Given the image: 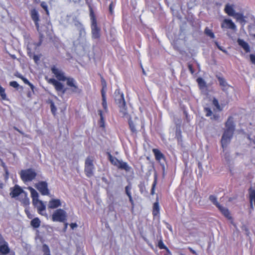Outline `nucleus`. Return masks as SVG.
Returning a JSON list of instances; mask_svg holds the SVG:
<instances>
[{"mask_svg":"<svg viewBox=\"0 0 255 255\" xmlns=\"http://www.w3.org/2000/svg\"><path fill=\"white\" fill-rule=\"evenodd\" d=\"M235 124L234 122V118L230 116L225 123V128L221 138L222 146L226 147L230 143L235 130Z\"/></svg>","mask_w":255,"mask_h":255,"instance_id":"nucleus-1","label":"nucleus"},{"mask_svg":"<svg viewBox=\"0 0 255 255\" xmlns=\"http://www.w3.org/2000/svg\"><path fill=\"white\" fill-rule=\"evenodd\" d=\"M89 8L90 10V19L91 21L92 37L95 39H98L101 36V28L98 26L96 16L90 4H89Z\"/></svg>","mask_w":255,"mask_h":255,"instance_id":"nucleus-2","label":"nucleus"},{"mask_svg":"<svg viewBox=\"0 0 255 255\" xmlns=\"http://www.w3.org/2000/svg\"><path fill=\"white\" fill-rule=\"evenodd\" d=\"M115 101L120 108V113L124 118H128V114L127 111L126 102L124 98V94L121 93L119 89H117L114 93Z\"/></svg>","mask_w":255,"mask_h":255,"instance_id":"nucleus-3","label":"nucleus"},{"mask_svg":"<svg viewBox=\"0 0 255 255\" xmlns=\"http://www.w3.org/2000/svg\"><path fill=\"white\" fill-rule=\"evenodd\" d=\"M126 118L128 120L129 127L132 133L136 134L137 131L140 130L143 128L144 125L140 119L137 118L131 119L129 115L128 118Z\"/></svg>","mask_w":255,"mask_h":255,"instance_id":"nucleus-4","label":"nucleus"},{"mask_svg":"<svg viewBox=\"0 0 255 255\" xmlns=\"http://www.w3.org/2000/svg\"><path fill=\"white\" fill-rule=\"evenodd\" d=\"M93 161L94 159L92 156H88L85 160L84 171L88 177H91L94 175L95 166Z\"/></svg>","mask_w":255,"mask_h":255,"instance_id":"nucleus-5","label":"nucleus"},{"mask_svg":"<svg viewBox=\"0 0 255 255\" xmlns=\"http://www.w3.org/2000/svg\"><path fill=\"white\" fill-rule=\"evenodd\" d=\"M20 174L21 178L24 182L31 181L37 175L35 170L31 168L21 170Z\"/></svg>","mask_w":255,"mask_h":255,"instance_id":"nucleus-6","label":"nucleus"},{"mask_svg":"<svg viewBox=\"0 0 255 255\" xmlns=\"http://www.w3.org/2000/svg\"><path fill=\"white\" fill-rule=\"evenodd\" d=\"M67 217L66 212L63 209H59L53 212L52 215V220L54 222L65 223L67 220Z\"/></svg>","mask_w":255,"mask_h":255,"instance_id":"nucleus-7","label":"nucleus"},{"mask_svg":"<svg viewBox=\"0 0 255 255\" xmlns=\"http://www.w3.org/2000/svg\"><path fill=\"white\" fill-rule=\"evenodd\" d=\"M17 200L21 202L24 206L29 204V200L27 197V193L23 189L17 185Z\"/></svg>","mask_w":255,"mask_h":255,"instance_id":"nucleus-8","label":"nucleus"},{"mask_svg":"<svg viewBox=\"0 0 255 255\" xmlns=\"http://www.w3.org/2000/svg\"><path fill=\"white\" fill-rule=\"evenodd\" d=\"M47 82L54 86L57 92L61 93L62 95L66 93L67 88H64V85L58 80L51 78L47 79Z\"/></svg>","mask_w":255,"mask_h":255,"instance_id":"nucleus-9","label":"nucleus"},{"mask_svg":"<svg viewBox=\"0 0 255 255\" xmlns=\"http://www.w3.org/2000/svg\"><path fill=\"white\" fill-rule=\"evenodd\" d=\"M35 187L43 195H49V190L46 181H40L35 184Z\"/></svg>","mask_w":255,"mask_h":255,"instance_id":"nucleus-10","label":"nucleus"},{"mask_svg":"<svg viewBox=\"0 0 255 255\" xmlns=\"http://www.w3.org/2000/svg\"><path fill=\"white\" fill-rule=\"evenodd\" d=\"M52 73L55 75L58 81H65L66 76L65 73L60 69L53 66L51 69Z\"/></svg>","mask_w":255,"mask_h":255,"instance_id":"nucleus-11","label":"nucleus"},{"mask_svg":"<svg viewBox=\"0 0 255 255\" xmlns=\"http://www.w3.org/2000/svg\"><path fill=\"white\" fill-rule=\"evenodd\" d=\"M30 14L31 19L34 21L38 31L39 30V24L38 22L40 21L39 14L38 12L35 9H32L30 11Z\"/></svg>","mask_w":255,"mask_h":255,"instance_id":"nucleus-12","label":"nucleus"},{"mask_svg":"<svg viewBox=\"0 0 255 255\" xmlns=\"http://www.w3.org/2000/svg\"><path fill=\"white\" fill-rule=\"evenodd\" d=\"M222 28H227L233 30H236L237 28L235 23L232 21L231 19H225L223 20V22L221 24Z\"/></svg>","mask_w":255,"mask_h":255,"instance_id":"nucleus-13","label":"nucleus"},{"mask_svg":"<svg viewBox=\"0 0 255 255\" xmlns=\"http://www.w3.org/2000/svg\"><path fill=\"white\" fill-rule=\"evenodd\" d=\"M61 206V201L58 199H53L48 203V207L49 209L57 208Z\"/></svg>","mask_w":255,"mask_h":255,"instance_id":"nucleus-14","label":"nucleus"},{"mask_svg":"<svg viewBox=\"0 0 255 255\" xmlns=\"http://www.w3.org/2000/svg\"><path fill=\"white\" fill-rule=\"evenodd\" d=\"M224 10L225 12L230 16H233L234 14L236 13L234 9V5L233 4H230V3L226 4Z\"/></svg>","mask_w":255,"mask_h":255,"instance_id":"nucleus-15","label":"nucleus"},{"mask_svg":"<svg viewBox=\"0 0 255 255\" xmlns=\"http://www.w3.org/2000/svg\"><path fill=\"white\" fill-rule=\"evenodd\" d=\"M219 82L220 86L222 87L223 91H225L228 90L229 85L228 84L226 80L222 77L216 76Z\"/></svg>","mask_w":255,"mask_h":255,"instance_id":"nucleus-16","label":"nucleus"},{"mask_svg":"<svg viewBox=\"0 0 255 255\" xmlns=\"http://www.w3.org/2000/svg\"><path fill=\"white\" fill-rule=\"evenodd\" d=\"M9 252L10 249L6 242L0 246V255H6Z\"/></svg>","mask_w":255,"mask_h":255,"instance_id":"nucleus-17","label":"nucleus"},{"mask_svg":"<svg viewBox=\"0 0 255 255\" xmlns=\"http://www.w3.org/2000/svg\"><path fill=\"white\" fill-rule=\"evenodd\" d=\"M235 18L237 21H239L241 24L244 25L246 23V20L245 19V16L241 13L236 12L232 16Z\"/></svg>","mask_w":255,"mask_h":255,"instance_id":"nucleus-18","label":"nucleus"},{"mask_svg":"<svg viewBox=\"0 0 255 255\" xmlns=\"http://www.w3.org/2000/svg\"><path fill=\"white\" fill-rule=\"evenodd\" d=\"M238 44L241 46L246 52H250V48L247 42L245 41L243 39L239 38L237 40Z\"/></svg>","mask_w":255,"mask_h":255,"instance_id":"nucleus-19","label":"nucleus"},{"mask_svg":"<svg viewBox=\"0 0 255 255\" xmlns=\"http://www.w3.org/2000/svg\"><path fill=\"white\" fill-rule=\"evenodd\" d=\"M107 154L108 155V159L111 163L114 166H116L118 167L121 160H120L116 157L112 156L110 152H107Z\"/></svg>","mask_w":255,"mask_h":255,"instance_id":"nucleus-20","label":"nucleus"},{"mask_svg":"<svg viewBox=\"0 0 255 255\" xmlns=\"http://www.w3.org/2000/svg\"><path fill=\"white\" fill-rule=\"evenodd\" d=\"M152 151L155 155V159L159 161H160L162 159L164 160V155L162 153H161V152L159 150H158V149L154 148L152 149Z\"/></svg>","mask_w":255,"mask_h":255,"instance_id":"nucleus-21","label":"nucleus"},{"mask_svg":"<svg viewBox=\"0 0 255 255\" xmlns=\"http://www.w3.org/2000/svg\"><path fill=\"white\" fill-rule=\"evenodd\" d=\"M118 167L119 169L125 170L127 172L129 171L131 169V167L129 166L127 162H123L122 160Z\"/></svg>","mask_w":255,"mask_h":255,"instance_id":"nucleus-22","label":"nucleus"},{"mask_svg":"<svg viewBox=\"0 0 255 255\" xmlns=\"http://www.w3.org/2000/svg\"><path fill=\"white\" fill-rule=\"evenodd\" d=\"M41 221L38 218H35L30 222V225L34 228H38L40 225Z\"/></svg>","mask_w":255,"mask_h":255,"instance_id":"nucleus-23","label":"nucleus"},{"mask_svg":"<svg viewBox=\"0 0 255 255\" xmlns=\"http://www.w3.org/2000/svg\"><path fill=\"white\" fill-rule=\"evenodd\" d=\"M218 208L225 217L227 218L230 217V212L227 208L222 206L220 205L218 207Z\"/></svg>","mask_w":255,"mask_h":255,"instance_id":"nucleus-24","label":"nucleus"},{"mask_svg":"<svg viewBox=\"0 0 255 255\" xmlns=\"http://www.w3.org/2000/svg\"><path fill=\"white\" fill-rule=\"evenodd\" d=\"M101 85L102 86V89L101 90V94L103 95V94H106V91H107V83L106 80L104 79L103 76H101Z\"/></svg>","mask_w":255,"mask_h":255,"instance_id":"nucleus-25","label":"nucleus"},{"mask_svg":"<svg viewBox=\"0 0 255 255\" xmlns=\"http://www.w3.org/2000/svg\"><path fill=\"white\" fill-rule=\"evenodd\" d=\"M66 81L67 85L70 87H72L76 84V82L73 78L66 77Z\"/></svg>","mask_w":255,"mask_h":255,"instance_id":"nucleus-26","label":"nucleus"},{"mask_svg":"<svg viewBox=\"0 0 255 255\" xmlns=\"http://www.w3.org/2000/svg\"><path fill=\"white\" fill-rule=\"evenodd\" d=\"M138 186L140 192L141 194L148 193V192L146 190L145 185L144 181L140 182L138 184Z\"/></svg>","mask_w":255,"mask_h":255,"instance_id":"nucleus-27","label":"nucleus"},{"mask_svg":"<svg viewBox=\"0 0 255 255\" xmlns=\"http://www.w3.org/2000/svg\"><path fill=\"white\" fill-rule=\"evenodd\" d=\"M35 207L37 208L38 212L39 213L42 214V212L45 210V206L41 201L37 204V205L34 206Z\"/></svg>","mask_w":255,"mask_h":255,"instance_id":"nucleus-28","label":"nucleus"},{"mask_svg":"<svg viewBox=\"0 0 255 255\" xmlns=\"http://www.w3.org/2000/svg\"><path fill=\"white\" fill-rule=\"evenodd\" d=\"M159 211V206L157 202H155L153 204V212L152 214L154 216H156L158 214Z\"/></svg>","mask_w":255,"mask_h":255,"instance_id":"nucleus-29","label":"nucleus"},{"mask_svg":"<svg viewBox=\"0 0 255 255\" xmlns=\"http://www.w3.org/2000/svg\"><path fill=\"white\" fill-rule=\"evenodd\" d=\"M248 30L250 35L254 37L255 35V24L249 25Z\"/></svg>","mask_w":255,"mask_h":255,"instance_id":"nucleus-30","label":"nucleus"},{"mask_svg":"<svg viewBox=\"0 0 255 255\" xmlns=\"http://www.w3.org/2000/svg\"><path fill=\"white\" fill-rule=\"evenodd\" d=\"M209 199L217 207L219 206L220 204L218 202L217 197L215 196L211 195L209 196Z\"/></svg>","mask_w":255,"mask_h":255,"instance_id":"nucleus-31","label":"nucleus"},{"mask_svg":"<svg viewBox=\"0 0 255 255\" xmlns=\"http://www.w3.org/2000/svg\"><path fill=\"white\" fill-rule=\"evenodd\" d=\"M157 246L160 249H165L166 250L167 252H168V253H170L168 249L164 245L161 238L158 241Z\"/></svg>","mask_w":255,"mask_h":255,"instance_id":"nucleus-32","label":"nucleus"},{"mask_svg":"<svg viewBox=\"0 0 255 255\" xmlns=\"http://www.w3.org/2000/svg\"><path fill=\"white\" fill-rule=\"evenodd\" d=\"M99 115L100 116V121L99 122V126L100 127L104 128L105 127V122H104V118L103 116L102 111L101 110L98 111Z\"/></svg>","mask_w":255,"mask_h":255,"instance_id":"nucleus-33","label":"nucleus"},{"mask_svg":"<svg viewBox=\"0 0 255 255\" xmlns=\"http://www.w3.org/2000/svg\"><path fill=\"white\" fill-rule=\"evenodd\" d=\"M102 106L103 107L104 109L105 110L106 112H107L108 111V106H107V103L106 101V94H103L102 95Z\"/></svg>","mask_w":255,"mask_h":255,"instance_id":"nucleus-34","label":"nucleus"},{"mask_svg":"<svg viewBox=\"0 0 255 255\" xmlns=\"http://www.w3.org/2000/svg\"><path fill=\"white\" fill-rule=\"evenodd\" d=\"M204 33L206 35L209 36L211 38H215V35L214 33L212 32V31L208 27H206Z\"/></svg>","mask_w":255,"mask_h":255,"instance_id":"nucleus-35","label":"nucleus"},{"mask_svg":"<svg viewBox=\"0 0 255 255\" xmlns=\"http://www.w3.org/2000/svg\"><path fill=\"white\" fill-rule=\"evenodd\" d=\"M30 191L32 198H38L39 197L37 192L32 187H28Z\"/></svg>","mask_w":255,"mask_h":255,"instance_id":"nucleus-36","label":"nucleus"},{"mask_svg":"<svg viewBox=\"0 0 255 255\" xmlns=\"http://www.w3.org/2000/svg\"><path fill=\"white\" fill-rule=\"evenodd\" d=\"M42 251L44 253L43 255H50L49 248L46 244L42 246Z\"/></svg>","mask_w":255,"mask_h":255,"instance_id":"nucleus-37","label":"nucleus"},{"mask_svg":"<svg viewBox=\"0 0 255 255\" xmlns=\"http://www.w3.org/2000/svg\"><path fill=\"white\" fill-rule=\"evenodd\" d=\"M197 82L198 85L201 88H204L206 87V82L202 78H198L197 79Z\"/></svg>","mask_w":255,"mask_h":255,"instance_id":"nucleus-38","label":"nucleus"},{"mask_svg":"<svg viewBox=\"0 0 255 255\" xmlns=\"http://www.w3.org/2000/svg\"><path fill=\"white\" fill-rule=\"evenodd\" d=\"M0 96H1L2 100H5L6 99V95L5 93V89L0 86Z\"/></svg>","mask_w":255,"mask_h":255,"instance_id":"nucleus-39","label":"nucleus"},{"mask_svg":"<svg viewBox=\"0 0 255 255\" xmlns=\"http://www.w3.org/2000/svg\"><path fill=\"white\" fill-rule=\"evenodd\" d=\"M78 30H79V38H83L86 36V31H85L84 26L78 29Z\"/></svg>","mask_w":255,"mask_h":255,"instance_id":"nucleus-40","label":"nucleus"},{"mask_svg":"<svg viewBox=\"0 0 255 255\" xmlns=\"http://www.w3.org/2000/svg\"><path fill=\"white\" fill-rule=\"evenodd\" d=\"M250 197L251 200V206L253 208L252 201L255 200V190H252L250 192Z\"/></svg>","mask_w":255,"mask_h":255,"instance_id":"nucleus-41","label":"nucleus"},{"mask_svg":"<svg viewBox=\"0 0 255 255\" xmlns=\"http://www.w3.org/2000/svg\"><path fill=\"white\" fill-rule=\"evenodd\" d=\"M156 184H157V177H156V176H155L154 182L152 184V188H151V194L152 195L154 194V190H155V188Z\"/></svg>","mask_w":255,"mask_h":255,"instance_id":"nucleus-42","label":"nucleus"},{"mask_svg":"<svg viewBox=\"0 0 255 255\" xmlns=\"http://www.w3.org/2000/svg\"><path fill=\"white\" fill-rule=\"evenodd\" d=\"M72 89V92L74 93L80 94L82 92V90L78 88V87L75 84L73 86Z\"/></svg>","mask_w":255,"mask_h":255,"instance_id":"nucleus-43","label":"nucleus"},{"mask_svg":"<svg viewBox=\"0 0 255 255\" xmlns=\"http://www.w3.org/2000/svg\"><path fill=\"white\" fill-rule=\"evenodd\" d=\"M131 189V186L130 185H128L125 187L126 194L127 195L128 197L131 196V194L130 192Z\"/></svg>","mask_w":255,"mask_h":255,"instance_id":"nucleus-44","label":"nucleus"},{"mask_svg":"<svg viewBox=\"0 0 255 255\" xmlns=\"http://www.w3.org/2000/svg\"><path fill=\"white\" fill-rule=\"evenodd\" d=\"M17 77H18V78H20V79H21L22 80V81L24 82V83L28 85L30 83V82L28 81V80L27 79H26L25 78L23 77L22 75H21L20 74H19L17 73Z\"/></svg>","mask_w":255,"mask_h":255,"instance_id":"nucleus-45","label":"nucleus"},{"mask_svg":"<svg viewBox=\"0 0 255 255\" xmlns=\"http://www.w3.org/2000/svg\"><path fill=\"white\" fill-rule=\"evenodd\" d=\"M204 111L206 113V116L209 117L211 116L212 114V112L211 110L209 108H205Z\"/></svg>","mask_w":255,"mask_h":255,"instance_id":"nucleus-46","label":"nucleus"},{"mask_svg":"<svg viewBox=\"0 0 255 255\" xmlns=\"http://www.w3.org/2000/svg\"><path fill=\"white\" fill-rule=\"evenodd\" d=\"M10 195L11 197L14 198L16 197V185H15L12 188V191L10 193Z\"/></svg>","mask_w":255,"mask_h":255,"instance_id":"nucleus-47","label":"nucleus"},{"mask_svg":"<svg viewBox=\"0 0 255 255\" xmlns=\"http://www.w3.org/2000/svg\"><path fill=\"white\" fill-rule=\"evenodd\" d=\"M50 108H51V112L52 113V114H55L57 109H56V107H55L53 102L51 103Z\"/></svg>","mask_w":255,"mask_h":255,"instance_id":"nucleus-48","label":"nucleus"},{"mask_svg":"<svg viewBox=\"0 0 255 255\" xmlns=\"http://www.w3.org/2000/svg\"><path fill=\"white\" fill-rule=\"evenodd\" d=\"M22 34L24 39L26 40H28L29 38V33L26 31H23Z\"/></svg>","mask_w":255,"mask_h":255,"instance_id":"nucleus-49","label":"nucleus"},{"mask_svg":"<svg viewBox=\"0 0 255 255\" xmlns=\"http://www.w3.org/2000/svg\"><path fill=\"white\" fill-rule=\"evenodd\" d=\"M213 103L218 109H219L220 111L221 110V109H220V105H219L218 101L216 99H214L213 101Z\"/></svg>","mask_w":255,"mask_h":255,"instance_id":"nucleus-50","label":"nucleus"},{"mask_svg":"<svg viewBox=\"0 0 255 255\" xmlns=\"http://www.w3.org/2000/svg\"><path fill=\"white\" fill-rule=\"evenodd\" d=\"M41 201L39 200L38 198H32V204L34 206L37 205V204Z\"/></svg>","mask_w":255,"mask_h":255,"instance_id":"nucleus-51","label":"nucleus"},{"mask_svg":"<svg viewBox=\"0 0 255 255\" xmlns=\"http://www.w3.org/2000/svg\"><path fill=\"white\" fill-rule=\"evenodd\" d=\"M75 25L77 28V29H79L83 26V24L79 21H76L75 22Z\"/></svg>","mask_w":255,"mask_h":255,"instance_id":"nucleus-52","label":"nucleus"},{"mask_svg":"<svg viewBox=\"0 0 255 255\" xmlns=\"http://www.w3.org/2000/svg\"><path fill=\"white\" fill-rule=\"evenodd\" d=\"M250 57L251 62L253 64H255V55L253 54H250Z\"/></svg>","mask_w":255,"mask_h":255,"instance_id":"nucleus-53","label":"nucleus"},{"mask_svg":"<svg viewBox=\"0 0 255 255\" xmlns=\"http://www.w3.org/2000/svg\"><path fill=\"white\" fill-rule=\"evenodd\" d=\"M188 69H189L190 72H191V73L192 74H193L194 73V70L193 69L192 65L190 63H188Z\"/></svg>","mask_w":255,"mask_h":255,"instance_id":"nucleus-54","label":"nucleus"},{"mask_svg":"<svg viewBox=\"0 0 255 255\" xmlns=\"http://www.w3.org/2000/svg\"><path fill=\"white\" fill-rule=\"evenodd\" d=\"M41 7L45 10H46L47 12L48 11V10H47V5L46 3V2H42L41 3Z\"/></svg>","mask_w":255,"mask_h":255,"instance_id":"nucleus-55","label":"nucleus"},{"mask_svg":"<svg viewBox=\"0 0 255 255\" xmlns=\"http://www.w3.org/2000/svg\"><path fill=\"white\" fill-rule=\"evenodd\" d=\"M215 44H216V45H217V46L218 47V48L220 50H221V51H223V52H224V53H227V51L226 50L224 49L223 48V47H222V46H220V45H219V44H218V42H215Z\"/></svg>","mask_w":255,"mask_h":255,"instance_id":"nucleus-56","label":"nucleus"},{"mask_svg":"<svg viewBox=\"0 0 255 255\" xmlns=\"http://www.w3.org/2000/svg\"><path fill=\"white\" fill-rule=\"evenodd\" d=\"M220 116L218 114H215L211 118L212 120H214L215 121H218L219 120Z\"/></svg>","mask_w":255,"mask_h":255,"instance_id":"nucleus-57","label":"nucleus"},{"mask_svg":"<svg viewBox=\"0 0 255 255\" xmlns=\"http://www.w3.org/2000/svg\"><path fill=\"white\" fill-rule=\"evenodd\" d=\"M6 241L4 240L2 236L0 234V246L5 243Z\"/></svg>","mask_w":255,"mask_h":255,"instance_id":"nucleus-58","label":"nucleus"},{"mask_svg":"<svg viewBox=\"0 0 255 255\" xmlns=\"http://www.w3.org/2000/svg\"><path fill=\"white\" fill-rule=\"evenodd\" d=\"M43 37V35L42 34H40L39 37V41L38 43L36 44L37 46H39L41 44Z\"/></svg>","mask_w":255,"mask_h":255,"instance_id":"nucleus-59","label":"nucleus"},{"mask_svg":"<svg viewBox=\"0 0 255 255\" xmlns=\"http://www.w3.org/2000/svg\"><path fill=\"white\" fill-rule=\"evenodd\" d=\"M70 226L71 229H73V230L74 228H77L78 227V225L76 223H71V224H70Z\"/></svg>","mask_w":255,"mask_h":255,"instance_id":"nucleus-60","label":"nucleus"},{"mask_svg":"<svg viewBox=\"0 0 255 255\" xmlns=\"http://www.w3.org/2000/svg\"><path fill=\"white\" fill-rule=\"evenodd\" d=\"M128 198H129V201L132 205V208H133L134 207V202L132 199V198L131 196H129V197H128Z\"/></svg>","mask_w":255,"mask_h":255,"instance_id":"nucleus-61","label":"nucleus"},{"mask_svg":"<svg viewBox=\"0 0 255 255\" xmlns=\"http://www.w3.org/2000/svg\"><path fill=\"white\" fill-rule=\"evenodd\" d=\"M39 57L38 55H34L33 60H34L35 63H37V62L39 60Z\"/></svg>","mask_w":255,"mask_h":255,"instance_id":"nucleus-62","label":"nucleus"},{"mask_svg":"<svg viewBox=\"0 0 255 255\" xmlns=\"http://www.w3.org/2000/svg\"><path fill=\"white\" fill-rule=\"evenodd\" d=\"M25 212L26 213V215H27V217L29 219H31L32 218V215L30 214L29 212L27 210H25Z\"/></svg>","mask_w":255,"mask_h":255,"instance_id":"nucleus-63","label":"nucleus"},{"mask_svg":"<svg viewBox=\"0 0 255 255\" xmlns=\"http://www.w3.org/2000/svg\"><path fill=\"white\" fill-rule=\"evenodd\" d=\"M10 85L13 88H16V81H12L10 82Z\"/></svg>","mask_w":255,"mask_h":255,"instance_id":"nucleus-64","label":"nucleus"}]
</instances>
